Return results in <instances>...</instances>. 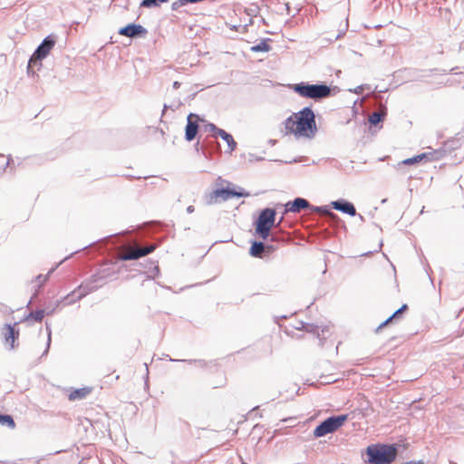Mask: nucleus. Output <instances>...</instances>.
I'll return each instance as SVG.
<instances>
[{
  "mask_svg": "<svg viewBox=\"0 0 464 464\" xmlns=\"http://www.w3.org/2000/svg\"><path fill=\"white\" fill-rule=\"evenodd\" d=\"M284 123L286 133H293L295 137L313 138L317 131L315 115L311 107L293 113Z\"/></svg>",
  "mask_w": 464,
  "mask_h": 464,
  "instance_id": "nucleus-1",
  "label": "nucleus"
},
{
  "mask_svg": "<svg viewBox=\"0 0 464 464\" xmlns=\"http://www.w3.org/2000/svg\"><path fill=\"white\" fill-rule=\"evenodd\" d=\"M395 444H372L366 449L367 461L371 464H391L397 457Z\"/></svg>",
  "mask_w": 464,
  "mask_h": 464,
  "instance_id": "nucleus-2",
  "label": "nucleus"
},
{
  "mask_svg": "<svg viewBox=\"0 0 464 464\" xmlns=\"http://www.w3.org/2000/svg\"><path fill=\"white\" fill-rule=\"evenodd\" d=\"M110 276V273L105 274V269L98 274L93 275L89 281L82 283L77 289L64 296L66 304H72L90 293L97 290L100 286L106 283V278Z\"/></svg>",
  "mask_w": 464,
  "mask_h": 464,
  "instance_id": "nucleus-3",
  "label": "nucleus"
},
{
  "mask_svg": "<svg viewBox=\"0 0 464 464\" xmlns=\"http://www.w3.org/2000/svg\"><path fill=\"white\" fill-rule=\"evenodd\" d=\"M276 211L271 208H266L259 213L257 219L255 221L256 235L263 239L267 240L270 236V231L276 226ZM284 220L282 216L278 220L276 227H278Z\"/></svg>",
  "mask_w": 464,
  "mask_h": 464,
  "instance_id": "nucleus-4",
  "label": "nucleus"
},
{
  "mask_svg": "<svg viewBox=\"0 0 464 464\" xmlns=\"http://www.w3.org/2000/svg\"><path fill=\"white\" fill-rule=\"evenodd\" d=\"M292 89L301 97L314 101H320L324 98H327L332 92L331 87L324 82L309 83L306 82H301L294 84Z\"/></svg>",
  "mask_w": 464,
  "mask_h": 464,
  "instance_id": "nucleus-5",
  "label": "nucleus"
},
{
  "mask_svg": "<svg viewBox=\"0 0 464 464\" xmlns=\"http://www.w3.org/2000/svg\"><path fill=\"white\" fill-rule=\"evenodd\" d=\"M56 43L55 37L53 35L46 36L43 42L37 46L33 55L30 57L28 61L27 70L28 73H30L33 67L37 66L38 69L42 66V60H44L50 53V51L53 48Z\"/></svg>",
  "mask_w": 464,
  "mask_h": 464,
  "instance_id": "nucleus-6",
  "label": "nucleus"
},
{
  "mask_svg": "<svg viewBox=\"0 0 464 464\" xmlns=\"http://www.w3.org/2000/svg\"><path fill=\"white\" fill-rule=\"evenodd\" d=\"M347 420V414L330 416L315 427L314 436L315 438H321L329 433H333L341 428Z\"/></svg>",
  "mask_w": 464,
  "mask_h": 464,
  "instance_id": "nucleus-7",
  "label": "nucleus"
},
{
  "mask_svg": "<svg viewBox=\"0 0 464 464\" xmlns=\"http://www.w3.org/2000/svg\"><path fill=\"white\" fill-rule=\"evenodd\" d=\"M249 193L246 192L244 189L240 188V190H237L236 188H220L215 189L209 196V199L208 200V204H212L214 202V198L217 199L220 198L222 200L226 201L232 198H245L248 197ZM217 200H215L216 202Z\"/></svg>",
  "mask_w": 464,
  "mask_h": 464,
  "instance_id": "nucleus-8",
  "label": "nucleus"
},
{
  "mask_svg": "<svg viewBox=\"0 0 464 464\" xmlns=\"http://www.w3.org/2000/svg\"><path fill=\"white\" fill-rule=\"evenodd\" d=\"M445 154L446 150L443 148H440L430 152H424L414 157L408 158L402 160L401 164L412 165L421 161L424 159H427L428 160H440L444 157Z\"/></svg>",
  "mask_w": 464,
  "mask_h": 464,
  "instance_id": "nucleus-9",
  "label": "nucleus"
},
{
  "mask_svg": "<svg viewBox=\"0 0 464 464\" xmlns=\"http://www.w3.org/2000/svg\"><path fill=\"white\" fill-rule=\"evenodd\" d=\"M203 121L196 113L190 112L187 117V124L185 127V140L192 141L198 135L199 125L198 122Z\"/></svg>",
  "mask_w": 464,
  "mask_h": 464,
  "instance_id": "nucleus-10",
  "label": "nucleus"
},
{
  "mask_svg": "<svg viewBox=\"0 0 464 464\" xmlns=\"http://www.w3.org/2000/svg\"><path fill=\"white\" fill-rule=\"evenodd\" d=\"M118 34L133 39L139 37H145L148 34V31L141 24L131 23L120 28Z\"/></svg>",
  "mask_w": 464,
  "mask_h": 464,
  "instance_id": "nucleus-11",
  "label": "nucleus"
},
{
  "mask_svg": "<svg viewBox=\"0 0 464 464\" xmlns=\"http://www.w3.org/2000/svg\"><path fill=\"white\" fill-rule=\"evenodd\" d=\"M155 246L150 245L146 247L137 248L129 253L123 254L119 257L120 261H128V260H137L142 256H145L150 253H152L155 249Z\"/></svg>",
  "mask_w": 464,
  "mask_h": 464,
  "instance_id": "nucleus-12",
  "label": "nucleus"
},
{
  "mask_svg": "<svg viewBox=\"0 0 464 464\" xmlns=\"http://www.w3.org/2000/svg\"><path fill=\"white\" fill-rule=\"evenodd\" d=\"M310 208V203L307 199L304 198H295L292 201H288L285 205L284 214L292 212V213H299L303 209H306Z\"/></svg>",
  "mask_w": 464,
  "mask_h": 464,
  "instance_id": "nucleus-13",
  "label": "nucleus"
},
{
  "mask_svg": "<svg viewBox=\"0 0 464 464\" xmlns=\"http://www.w3.org/2000/svg\"><path fill=\"white\" fill-rule=\"evenodd\" d=\"M331 206L334 209L347 214L351 217H354L356 215V208L354 205L345 199L341 198L332 201Z\"/></svg>",
  "mask_w": 464,
  "mask_h": 464,
  "instance_id": "nucleus-14",
  "label": "nucleus"
},
{
  "mask_svg": "<svg viewBox=\"0 0 464 464\" xmlns=\"http://www.w3.org/2000/svg\"><path fill=\"white\" fill-rule=\"evenodd\" d=\"M387 115L386 107H382L381 110L373 111L369 115L368 121L370 123V127H376L379 130L382 128V122L385 119Z\"/></svg>",
  "mask_w": 464,
  "mask_h": 464,
  "instance_id": "nucleus-15",
  "label": "nucleus"
},
{
  "mask_svg": "<svg viewBox=\"0 0 464 464\" xmlns=\"http://www.w3.org/2000/svg\"><path fill=\"white\" fill-rule=\"evenodd\" d=\"M304 331L315 334L319 339L320 345H323L324 341L326 339L325 334L328 333L329 329L327 326L320 328L316 324L308 323L306 324V326H304Z\"/></svg>",
  "mask_w": 464,
  "mask_h": 464,
  "instance_id": "nucleus-16",
  "label": "nucleus"
},
{
  "mask_svg": "<svg viewBox=\"0 0 464 464\" xmlns=\"http://www.w3.org/2000/svg\"><path fill=\"white\" fill-rule=\"evenodd\" d=\"M5 343V344H9L10 349H14V341L19 336V332L14 329V326L11 324H5L4 331H3Z\"/></svg>",
  "mask_w": 464,
  "mask_h": 464,
  "instance_id": "nucleus-17",
  "label": "nucleus"
},
{
  "mask_svg": "<svg viewBox=\"0 0 464 464\" xmlns=\"http://www.w3.org/2000/svg\"><path fill=\"white\" fill-rule=\"evenodd\" d=\"M249 254L253 257H265V243L262 241H254L249 248Z\"/></svg>",
  "mask_w": 464,
  "mask_h": 464,
  "instance_id": "nucleus-18",
  "label": "nucleus"
},
{
  "mask_svg": "<svg viewBox=\"0 0 464 464\" xmlns=\"http://www.w3.org/2000/svg\"><path fill=\"white\" fill-rule=\"evenodd\" d=\"M218 136H219L223 140H225L227 143V146H228L230 151H233L236 150L237 142L234 140L231 134H229L228 132H227L224 130H219Z\"/></svg>",
  "mask_w": 464,
  "mask_h": 464,
  "instance_id": "nucleus-19",
  "label": "nucleus"
},
{
  "mask_svg": "<svg viewBox=\"0 0 464 464\" xmlns=\"http://www.w3.org/2000/svg\"><path fill=\"white\" fill-rule=\"evenodd\" d=\"M90 392H91V389H89V388L76 389L69 394V400H71V401L82 400V399L85 398Z\"/></svg>",
  "mask_w": 464,
  "mask_h": 464,
  "instance_id": "nucleus-20",
  "label": "nucleus"
},
{
  "mask_svg": "<svg viewBox=\"0 0 464 464\" xmlns=\"http://www.w3.org/2000/svg\"><path fill=\"white\" fill-rule=\"evenodd\" d=\"M308 208L311 209L313 212L324 214L331 219L338 218V216L332 212L327 206L314 207L310 205V208Z\"/></svg>",
  "mask_w": 464,
  "mask_h": 464,
  "instance_id": "nucleus-21",
  "label": "nucleus"
},
{
  "mask_svg": "<svg viewBox=\"0 0 464 464\" xmlns=\"http://www.w3.org/2000/svg\"><path fill=\"white\" fill-rule=\"evenodd\" d=\"M269 41H271V39H265L261 41L259 44L252 46L251 51L255 53L270 51L271 46L268 44Z\"/></svg>",
  "mask_w": 464,
  "mask_h": 464,
  "instance_id": "nucleus-22",
  "label": "nucleus"
},
{
  "mask_svg": "<svg viewBox=\"0 0 464 464\" xmlns=\"http://www.w3.org/2000/svg\"><path fill=\"white\" fill-rule=\"evenodd\" d=\"M45 315V310L44 309H38L36 311H32L28 314V315L25 317L26 321L34 319L35 322H42Z\"/></svg>",
  "mask_w": 464,
  "mask_h": 464,
  "instance_id": "nucleus-23",
  "label": "nucleus"
},
{
  "mask_svg": "<svg viewBox=\"0 0 464 464\" xmlns=\"http://www.w3.org/2000/svg\"><path fill=\"white\" fill-rule=\"evenodd\" d=\"M62 303H63L64 305H67L66 301L64 300V297L61 300H56L53 304L45 305V308H44L45 310V314L46 315L53 314Z\"/></svg>",
  "mask_w": 464,
  "mask_h": 464,
  "instance_id": "nucleus-24",
  "label": "nucleus"
},
{
  "mask_svg": "<svg viewBox=\"0 0 464 464\" xmlns=\"http://www.w3.org/2000/svg\"><path fill=\"white\" fill-rule=\"evenodd\" d=\"M169 0H142L140 4V7L151 8L160 6L161 4L168 3Z\"/></svg>",
  "mask_w": 464,
  "mask_h": 464,
  "instance_id": "nucleus-25",
  "label": "nucleus"
},
{
  "mask_svg": "<svg viewBox=\"0 0 464 464\" xmlns=\"http://www.w3.org/2000/svg\"><path fill=\"white\" fill-rule=\"evenodd\" d=\"M0 424L7 426L8 428L11 429H14L15 427V422L13 417L8 414H0Z\"/></svg>",
  "mask_w": 464,
  "mask_h": 464,
  "instance_id": "nucleus-26",
  "label": "nucleus"
},
{
  "mask_svg": "<svg viewBox=\"0 0 464 464\" xmlns=\"http://www.w3.org/2000/svg\"><path fill=\"white\" fill-rule=\"evenodd\" d=\"M169 361L170 362H188L189 364H195L196 366L199 367V368H205L207 366V362L204 361V360H200V359H190V360H178V359H172V358H169Z\"/></svg>",
  "mask_w": 464,
  "mask_h": 464,
  "instance_id": "nucleus-27",
  "label": "nucleus"
},
{
  "mask_svg": "<svg viewBox=\"0 0 464 464\" xmlns=\"http://www.w3.org/2000/svg\"><path fill=\"white\" fill-rule=\"evenodd\" d=\"M45 329L47 332V343H46V348L44 351L42 356H44L48 353V351H49L50 345H51V342H52V329H51V325L48 322H45Z\"/></svg>",
  "mask_w": 464,
  "mask_h": 464,
  "instance_id": "nucleus-28",
  "label": "nucleus"
},
{
  "mask_svg": "<svg viewBox=\"0 0 464 464\" xmlns=\"http://www.w3.org/2000/svg\"><path fill=\"white\" fill-rule=\"evenodd\" d=\"M55 270V267H53L52 269H50V271L48 272L47 275L44 276V275H38L36 276V281L39 282V285L38 286L41 287L42 285L47 281L48 279V276Z\"/></svg>",
  "mask_w": 464,
  "mask_h": 464,
  "instance_id": "nucleus-29",
  "label": "nucleus"
},
{
  "mask_svg": "<svg viewBox=\"0 0 464 464\" xmlns=\"http://www.w3.org/2000/svg\"><path fill=\"white\" fill-rule=\"evenodd\" d=\"M408 310V305L406 304H402L399 309H397L391 316L394 320L399 319L402 313Z\"/></svg>",
  "mask_w": 464,
  "mask_h": 464,
  "instance_id": "nucleus-30",
  "label": "nucleus"
},
{
  "mask_svg": "<svg viewBox=\"0 0 464 464\" xmlns=\"http://www.w3.org/2000/svg\"><path fill=\"white\" fill-rule=\"evenodd\" d=\"M181 101L173 102L170 105L164 104L162 114L165 112L167 109H171L172 111L178 110L182 105Z\"/></svg>",
  "mask_w": 464,
  "mask_h": 464,
  "instance_id": "nucleus-31",
  "label": "nucleus"
},
{
  "mask_svg": "<svg viewBox=\"0 0 464 464\" xmlns=\"http://www.w3.org/2000/svg\"><path fill=\"white\" fill-rule=\"evenodd\" d=\"M276 249H277V246H274L273 244L265 243V257L271 255Z\"/></svg>",
  "mask_w": 464,
  "mask_h": 464,
  "instance_id": "nucleus-32",
  "label": "nucleus"
},
{
  "mask_svg": "<svg viewBox=\"0 0 464 464\" xmlns=\"http://www.w3.org/2000/svg\"><path fill=\"white\" fill-rule=\"evenodd\" d=\"M206 130H208L210 131L214 132V137L217 138L218 135V130H220L218 128L214 123H208L206 125Z\"/></svg>",
  "mask_w": 464,
  "mask_h": 464,
  "instance_id": "nucleus-33",
  "label": "nucleus"
},
{
  "mask_svg": "<svg viewBox=\"0 0 464 464\" xmlns=\"http://www.w3.org/2000/svg\"><path fill=\"white\" fill-rule=\"evenodd\" d=\"M365 88H368L366 84L359 85L353 90L350 89V92L355 93V94H362Z\"/></svg>",
  "mask_w": 464,
  "mask_h": 464,
  "instance_id": "nucleus-34",
  "label": "nucleus"
},
{
  "mask_svg": "<svg viewBox=\"0 0 464 464\" xmlns=\"http://www.w3.org/2000/svg\"><path fill=\"white\" fill-rule=\"evenodd\" d=\"M394 319L392 316L388 317L384 322H382L375 330L378 333L382 327L386 326L389 323L392 322Z\"/></svg>",
  "mask_w": 464,
  "mask_h": 464,
  "instance_id": "nucleus-35",
  "label": "nucleus"
},
{
  "mask_svg": "<svg viewBox=\"0 0 464 464\" xmlns=\"http://www.w3.org/2000/svg\"><path fill=\"white\" fill-rule=\"evenodd\" d=\"M0 158L2 159V160L0 162V167L3 169H5L10 164L11 157L9 156L8 159L5 161L4 160V156L3 155H0Z\"/></svg>",
  "mask_w": 464,
  "mask_h": 464,
  "instance_id": "nucleus-36",
  "label": "nucleus"
},
{
  "mask_svg": "<svg viewBox=\"0 0 464 464\" xmlns=\"http://www.w3.org/2000/svg\"><path fill=\"white\" fill-rule=\"evenodd\" d=\"M462 81L461 80H458V81H455V80H450V79H448L445 82V85L447 86H452V85H455V84H459L461 83Z\"/></svg>",
  "mask_w": 464,
  "mask_h": 464,
  "instance_id": "nucleus-37",
  "label": "nucleus"
},
{
  "mask_svg": "<svg viewBox=\"0 0 464 464\" xmlns=\"http://www.w3.org/2000/svg\"><path fill=\"white\" fill-rule=\"evenodd\" d=\"M195 150H196L197 152H199V151L201 150V151H202V154H203L205 157H207V156H206V152H205L204 146H203V145H202V146H200L198 141L195 144Z\"/></svg>",
  "mask_w": 464,
  "mask_h": 464,
  "instance_id": "nucleus-38",
  "label": "nucleus"
},
{
  "mask_svg": "<svg viewBox=\"0 0 464 464\" xmlns=\"http://www.w3.org/2000/svg\"><path fill=\"white\" fill-rule=\"evenodd\" d=\"M269 241L272 243V242H279L280 241V238L278 236H276V234H271L270 233V236H269Z\"/></svg>",
  "mask_w": 464,
  "mask_h": 464,
  "instance_id": "nucleus-39",
  "label": "nucleus"
},
{
  "mask_svg": "<svg viewBox=\"0 0 464 464\" xmlns=\"http://www.w3.org/2000/svg\"><path fill=\"white\" fill-rule=\"evenodd\" d=\"M307 323L300 321L298 324L295 326V329L304 331V326H306Z\"/></svg>",
  "mask_w": 464,
  "mask_h": 464,
  "instance_id": "nucleus-40",
  "label": "nucleus"
},
{
  "mask_svg": "<svg viewBox=\"0 0 464 464\" xmlns=\"http://www.w3.org/2000/svg\"><path fill=\"white\" fill-rule=\"evenodd\" d=\"M194 210H195V208H194V206H192V205H190V206H188V207L187 208V212H188V214L193 213V212H194Z\"/></svg>",
  "mask_w": 464,
  "mask_h": 464,
  "instance_id": "nucleus-41",
  "label": "nucleus"
},
{
  "mask_svg": "<svg viewBox=\"0 0 464 464\" xmlns=\"http://www.w3.org/2000/svg\"><path fill=\"white\" fill-rule=\"evenodd\" d=\"M174 89H179L180 87V82L178 81H175L172 84Z\"/></svg>",
  "mask_w": 464,
  "mask_h": 464,
  "instance_id": "nucleus-42",
  "label": "nucleus"
},
{
  "mask_svg": "<svg viewBox=\"0 0 464 464\" xmlns=\"http://www.w3.org/2000/svg\"><path fill=\"white\" fill-rule=\"evenodd\" d=\"M68 257H69V256L64 257V259H62V261H61L60 263H58V264L54 266V267H55V269H56V268H57V267H58V266L63 263V262H64V260H67V258H68Z\"/></svg>",
  "mask_w": 464,
  "mask_h": 464,
  "instance_id": "nucleus-43",
  "label": "nucleus"
},
{
  "mask_svg": "<svg viewBox=\"0 0 464 464\" xmlns=\"http://www.w3.org/2000/svg\"><path fill=\"white\" fill-rule=\"evenodd\" d=\"M68 257H69V256L64 257V259H62V261H61L60 263H58V264L54 266V267H55V269H56V268H57V267H58V266L63 263V262H64V260H67V258H68Z\"/></svg>",
  "mask_w": 464,
  "mask_h": 464,
  "instance_id": "nucleus-44",
  "label": "nucleus"
},
{
  "mask_svg": "<svg viewBox=\"0 0 464 464\" xmlns=\"http://www.w3.org/2000/svg\"><path fill=\"white\" fill-rule=\"evenodd\" d=\"M285 8L287 10V14H290V6H289V4H285Z\"/></svg>",
  "mask_w": 464,
  "mask_h": 464,
  "instance_id": "nucleus-45",
  "label": "nucleus"
},
{
  "mask_svg": "<svg viewBox=\"0 0 464 464\" xmlns=\"http://www.w3.org/2000/svg\"><path fill=\"white\" fill-rule=\"evenodd\" d=\"M401 464H414L413 461H408V462H404V463H401Z\"/></svg>",
  "mask_w": 464,
  "mask_h": 464,
  "instance_id": "nucleus-46",
  "label": "nucleus"
},
{
  "mask_svg": "<svg viewBox=\"0 0 464 464\" xmlns=\"http://www.w3.org/2000/svg\"><path fill=\"white\" fill-rule=\"evenodd\" d=\"M462 50V44H459V52H460Z\"/></svg>",
  "mask_w": 464,
  "mask_h": 464,
  "instance_id": "nucleus-47",
  "label": "nucleus"
},
{
  "mask_svg": "<svg viewBox=\"0 0 464 464\" xmlns=\"http://www.w3.org/2000/svg\"><path fill=\"white\" fill-rule=\"evenodd\" d=\"M457 70V67H454L450 70V72H455Z\"/></svg>",
  "mask_w": 464,
  "mask_h": 464,
  "instance_id": "nucleus-48",
  "label": "nucleus"
},
{
  "mask_svg": "<svg viewBox=\"0 0 464 464\" xmlns=\"http://www.w3.org/2000/svg\"><path fill=\"white\" fill-rule=\"evenodd\" d=\"M196 93H192V95L190 96L191 99H193L195 97Z\"/></svg>",
  "mask_w": 464,
  "mask_h": 464,
  "instance_id": "nucleus-49",
  "label": "nucleus"
},
{
  "mask_svg": "<svg viewBox=\"0 0 464 464\" xmlns=\"http://www.w3.org/2000/svg\"><path fill=\"white\" fill-rule=\"evenodd\" d=\"M274 142H275V140H270V144H273Z\"/></svg>",
  "mask_w": 464,
  "mask_h": 464,
  "instance_id": "nucleus-50",
  "label": "nucleus"
},
{
  "mask_svg": "<svg viewBox=\"0 0 464 464\" xmlns=\"http://www.w3.org/2000/svg\"><path fill=\"white\" fill-rule=\"evenodd\" d=\"M274 142H275V140H270V144H273Z\"/></svg>",
  "mask_w": 464,
  "mask_h": 464,
  "instance_id": "nucleus-51",
  "label": "nucleus"
},
{
  "mask_svg": "<svg viewBox=\"0 0 464 464\" xmlns=\"http://www.w3.org/2000/svg\"><path fill=\"white\" fill-rule=\"evenodd\" d=\"M386 200H387L386 198H385V199H382V203H385V202H386Z\"/></svg>",
  "mask_w": 464,
  "mask_h": 464,
  "instance_id": "nucleus-52",
  "label": "nucleus"
}]
</instances>
